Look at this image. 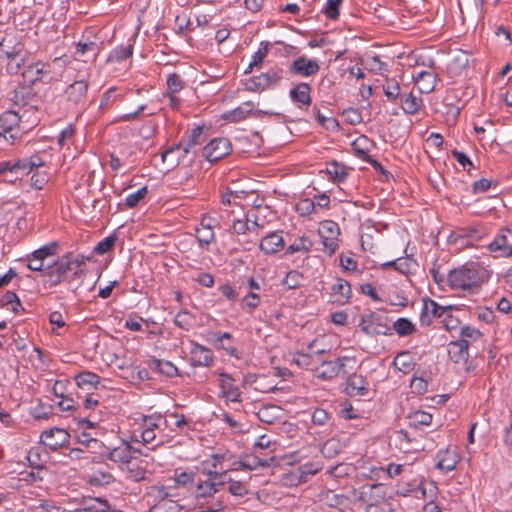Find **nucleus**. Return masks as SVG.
<instances>
[{"label": "nucleus", "mask_w": 512, "mask_h": 512, "mask_svg": "<svg viewBox=\"0 0 512 512\" xmlns=\"http://www.w3.org/2000/svg\"><path fill=\"white\" fill-rule=\"evenodd\" d=\"M84 265L82 256L73 257L71 254H66L53 263L47 264L44 272L45 283L54 287L63 281L71 282L75 278H80L85 274Z\"/></svg>", "instance_id": "obj_1"}, {"label": "nucleus", "mask_w": 512, "mask_h": 512, "mask_svg": "<svg viewBox=\"0 0 512 512\" xmlns=\"http://www.w3.org/2000/svg\"><path fill=\"white\" fill-rule=\"evenodd\" d=\"M219 456L213 455L211 463H202L195 481L196 499L213 497L226 484V471L218 469Z\"/></svg>", "instance_id": "obj_2"}, {"label": "nucleus", "mask_w": 512, "mask_h": 512, "mask_svg": "<svg viewBox=\"0 0 512 512\" xmlns=\"http://www.w3.org/2000/svg\"><path fill=\"white\" fill-rule=\"evenodd\" d=\"M488 278V271L479 263H466L448 273L447 284L455 291H469L479 287Z\"/></svg>", "instance_id": "obj_3"}, {"label": "nucleus", "mask_w": 512, "mask_h": 512, "mask_svg": "<svg viewBox=\"0 0 512 512\" xmlns=\"http://www.w3.org/2000/svg\"><path fill=\"white\" fill-rule=\"evenodd\" d=\"M11 100L13 101L14 105L18 107L17 111H20V113H25V117H27V123L30 125H37L39 121L38 111L41 101L38 98L33 86L20 83L12 91Z\"/></svg>", "instance_id": "obj_4"}, {"label": "nucleus", "mask_w": 512, "mask_h": 512, "mask_svg": "<svg viewBox=\"0 0 512 512\" xmlns=\"http://www.w3.org/2000/svg\"><path fill=\"white\" fill-rule=\"evenodd\" d=\"M0 53L6 62V71L10 75L21 74L22 70L32 60L31 53L21 42H14L10 37H5L0 42Z\"/></svg>", "instance_id": "obj_5"}, {"label": "nucleus", "mask_w": 512, "mask_h": 512, "mask_svg": "<svg viewBox=\"0 0 512 512\" xmlns=\"http://www.w3.org/2000/svg\"><path fill=\"white\" fill-rule=\"evenodd\" d=\"M169 497L166 487L150 486L145 494L147 504L150 506L147 512H180L181 506Z\"/></svg>", "instance_id": "obj_6"}, {"label": "nucleus", "mask_w": 512, "mask_h": 512, "mask_svg": "<svg viewBox=\"0 0 512 512\" xmlns=\"http://www.w3.org/2000/svg\"><path fill=\"white\" fill-rule=\"evenodd\" d=\"M46 166V161L41 154H34L28 158L18 160H8L0 162V174L8 172L15 174V178H21L34 170H39Z\"/></svg>", "instance_id": "obj_7"}, {"label": "nucleus", "mask_w": 512, "mask_h": 512, "mask_svg": "<svg viewBox=\"0 0 512 512\" xmlns=\"http://www.w3.org/2000/svg\"><path fill=\"white\" fill-rule=\"evenodd\" d=\"M25 113L8 110L0 114V128L8 136V143L13 144L20 132L27 131L35 125L26 122Z\"/></svg>", "instance_id": "obj_8"}, {"label": "nucleus", "mask_w": 512, "mask_h": 512, "mask_svg": "<svg viewBox=\"0 0 512 512\" xmlns=\"http://www.w3.org/2000/svg\"><path fill=\"white\" fill-rule=\"evenodd\" d=\"M389 318L384 314L370 311L360 316V330L369 337L392 335Z\"/></svg>", "instance_id": "obj_9"}, {"label": "nucleus", "mask_w": 512, "mask_h": 512, "mask_svg": "<svg viewBox=\"0 0 512 512\" xmlns=\"http://www.w3.org/2000/svg\"><path fill=\"white\" fill-rule=\"evenodd\" d=\"M318 234L323 245V251L329 256L339 248L341 234L338 223L333 220H324L319 223Z\"/></svg>", "instance_id": "obj_10"}, {"label": "nucleus", "mask_w": 512, "mask_h": 512, "mask_svg": "<svg viewBox=\"0 0 512 512\" xmlns=\"http://www.w3.org/2000/svg\"><path fill=\"white\" fill-rule=\"evenodd\" d=\"M103 42L95 35L93 39L89 36L83 35L82 39L75 45V57L84 62L91 60L95 62L102 50Z\"/></svg>", "instance_id": "obj_11"}, {"label": "nucleus", "mask_w": 512, "mask_h": 512, "mask_svg": "<svg viewBox=\"0 0 512 512\" xmlns=\"http://www.w3.org/2000/svg\"><path fill=\"white\" fill-rule=\"evenodd\" d=\"M487 248L498 257L512 259V228L502 227Z\"/></svg>", "instance_id": "obj_12"}, {"label": "nucleus", "mask_w": 512, "mask_h": 512, "mask_svg": "<svg viewBox=\"0 0 512 512\" xmlns=\"http://www.w3.org/2000/svg\"><path fill=\"white\" fill-rule=\"evenodd\" d=\"M50 73V64L41 61L31 60L22 70V83L34 87L38 82H43L44 78Z\"/></svg>", "instance_id": "obj_13"}, {"label": "nucleus", "mask_w": 512, "mask_h": 512, "mask_svg": "<svg viewBox=\"0 0 512 512\" xmlns=\"http://www.w3.org/2000/svg\"><path fill=\"white\" fill-rule=\"evenodd\" d=\"M203 134L201 127H195L192 129L189 136L186 139H182L177 145L169 148L162 154V160L166 161V158L176 151L182 150V157L187 156L189 153L196 154L195 147L200 144V138Z\"/></svg>", "instance_id": "obj_14"}, {"label": "nucleus", "mask_w": 512, "mask_h": 512, "mask_svg": "<svg viewBox=\"0 0 512 512\" xmlns=\"http://www.w3.org/2000/svg\"><path fill=\"white\" fill-rule=\"evenodd\" d=\"M231 150L232 146L227 138H214L203 148V156L209 162H216L228 155Z\"/></svg>", "instance_id": "obj_15"}, {"label": "nucleus", "mask_w": 512, "mask_h": 512, "mask_svg": "<svg viewBox=\"0 0 512 512\" xmlns=\"http://www.w3.org/2000/svg\"><path fill=\"white\" fill-rule=\"evenodd\" d=\"M88 88L89 83L86 80H75L64 91L66 100L74 106L83 107L87 101Z\"/></svg>", "instance_id": "obj_16"}, {"label": "nucleus", "mask_w": 512, "mask_h": 512, "mask_svg": "<svg viewBox=\"0 0 512 512\" xmlns=\"http://www.w3.org/2000/svg\"><path fill=\"white\" fill-rule=\"evenodd\" d=\"M320 70V65L317 60L309 59L305 56H300L293 60L289 66L291 75L301 77H311L316 75Z\"/></svg>", "instance_id": "obj_17"}, {"label": "nucleus", "mask_w": 512, "mask_h": 512, "mask_svg": "<svg viewBox=\"0 0 512 512\" xmlns=\"http://www.w3.org/2000/svg\"><path fill=\"white\" fill-rule=\"evenodd\" d=\"M70 435L65 429L51 428L41 433V442L50 450L56 451L69 442Z\"/></svg>", "instance_id": "obj_18"}, {"label": "nucleus", "mask_w": 512, "mask_h": 512, "mask_svg": "<svg viewBox=\"0 0 512 512\" xmlns=\"http://www.w3.org/2000/svg\"><path fill=\"white\" fill-rule=\"evenodd\" d=\"M312 87L306 82H299L289 90L291 101L301 110H307L312 103Z\"/></svg>", "instance_id": "obj_19"}, {"label": "nucleus", "mask_w": 512, "mask_h": 512, "mask_svg": "<svg viewBox=\"0 0 512 512\" xmlns=\"http://www.w3.org/2000/svg\"><path fill=\"white\" fill-rule=\"evenodd\" d=\"M235 379L228 373H219L220 396L231 402H241V390L234 384Z\"/></svg>", "instance_id": "obj_20"}, {"label": "nucleus", "mask_w": 512, "mask_h": 512, "mask_svg": "<svg viewBox=\"0 0 512 512\" xmlns=\"http://www.w3.org/2000/svg\"><path fill=\"white\" fill-rule=\"evenodd\" d=\"M210 342L217 350H224L228 355L240 358L239 352L234 345L233 336L228 332H212L210 333Z\"/></svg>", "instance_id": "obj_21"}, {"label": "nucleus", "mask_w": 512, "mask_h": 512, "mask_svg": "<svg viewBox=\"0 0 512 512\" xmlns=\"http://www.w3.org/2000/svg\"><path fill=\"white\" fill-rule=\"evenodd\" d=\"M190 361L194 367H207L213 363L214 354L211 349L192 341L190 350Z\"/></svg>", "instance_id": "obj_22"}, {"label": "nucleus", "mask_w": 512, "mask_h": 512, "mask_svg": "<svg viewBox=\"0 0 512 512\" xmlns=\"http://www.w3.org/2000/svg\"><path fill=\"white\" fill-rule=\"evenodd\" d=\"M447 313V308L439 305L436 301L427 298L423 301V308L420 315L422 326H429L434 318H441Z\"/></svg>", "instance_id": "obj_23"}, {"label": "nucleus", "mask_w": 512, "mask_h": 512, "mask_svg": "<svg viewBox=\"0 0 512 512\" xmlns=\"http://www.w3.org/2000/svg\"><path fill=\"white\" fill-rule=\"evenodd\" d=\"M255 104L252 101L243 102L240 106L235 109L226 112L223 115V119L229 122H240L246 119L249 115H254L256 117L265 114V112L257 110L254 111Z\"/></svg>", "instance_id": "obj_24"}, {"label": "nucleus", "mask_w": 512, "mask_h": 512, "mask_svg": "<svg viewBox=\"0 0 512 512\" xmlns=\"http://www.w3.org/2000/svg\"><path fill=\"white\" fill-rule=\"evenodd\" d=\"M285 246V241L281 231H274L263 237L259 248L267 255H273L281 251Z\"/></svg>", "instance_id": "obj_25"}, {"label": "nucleus", "mask_w": 512, "mask_h": 512, "mask_svg": "<svg viewBox=\"0 0 512 512\" xmlns=\"http://www.w3.org/2000/svg\"><path fill=\"white\" fill-rule=\"evenodd\" d=\"M352 296L350 283L342 278H337L331 286L330 297L333 302L346 304Z\"/></svg>", "instance_id": "obj_26"}, {"label": "nucleus", "mask_w": 512, "mask_h": 512, "mask_svg": "<svg viewBox=\"0 0 512 512\" xmlns=\"http://www.w3.org/2000/svg\"><path fill=\"white\" fill-rule=\"evenodd\" d=\"M369 387L368 382L362 375L353 373L347 378V385L345 392L349 396H366L368 394Z\"/></svg>", "instance_id": "obj_27"}, {"label": "nucleus", "mask_w": 512, "mask_h": 512, "mask_svg": "<svg viewBox=\"0 0 512 512\" xmlns=\"http://www.w3.org/2000/svg\"><path fill=\"white\" fill-rule=\"evenodd\" d=\"M469 62V54L463 50H458L452 54L447 65V71L452 77L461 75L468 68Z\"/></svg>", "instance_id": "obj_28"}, {"label": "nucleus", "mask_w": 512, "mask_h": 512, "mask_svg": "<svg viewBox=\"0 0 512 512\" xmlns=\"http://www.w3.org/2000/svg\"><path fill=\"white\" fill-rule=\"evenodd\" d=\"M448 355L454 363H466L469 358V347L465 340L451 341L448 344Z\"/></svg>", "instance_id": "obj_29"}, {"label": "nucleus", "mask_w": 512, "mask_h": 512, "mask_svg": "<svg viewBox=\"0 0 512 512\" xmlns=\"http://www.w3.org/2000/svg\"><path fill=\"white\" fill-rule=\"evenodd\" d=\"M274 459V456L260 455L253 451L251 454L245 455L240 461V464L245 469L255 470L259 467H269Z\"/></svg>", "instance_id": "obj_30"}, {"label": "nucleus", "mask_w": 512, "mask_h": 512, "mask_svg": "<svg viewBox=\"0 0 512 512\" xmlns=\"http://www.w3.org/2000/svg\"><path fill=\"white\" fill-rule=\"evenodd\" d=\"M436 467L444 472L454 470L458 463V456L455 450L445 449L438 451L436 455Z\"/></svg>", "instance_id": "obj_31"}, {"label": "nucleus", "mask_w": 512, "mask_h": 512, "mask_svg": "<svg viewBox=\"0 0 512 512\" xmlns=\"http://www.w3.org/2000/svg\"><path fill=\"white\" fill-rule=\"evenodd\" d=\"M107 459L119 464L131 463V446L128 443H122L121 446L113 449L107 448Z\"/></svg>", "instance_id": "obj_32"}, {"label": "nucleus", "mask_w": 512, "mask_h": 512, "mask_svg": "<svg viewBox=\"0 0 512 512\" xmlns=\"http://www.w3.org/2000/svg\"><path fill=\"white\" fill-rule=\"evenodd\" d=\"M322 469L320 461H310L300 465L297 471L293 474L298 483H305L309 477L314 476Z\"/></svg>", "instance_id": "obj_33"}, {"label": "nucleus", "mask_w": 512, "mask_h": 512, "mask_svg": "<svg viewBox=\"0 0 512 512\" xmlns=\"http://www.w3.org/2000/svg\"><path fill=\"white\" fill-rule=\"evenodd\" d=\"M414 81L421 93H430L435 88L436 76L429 71H421L414 76Z\"/></svg>", "instance_id": "obj_34"}, {"label": "nucleus", "mask_w": 512, "mask_h": 512, "mask_svg": "<svg viewBox=\"0 0 512 512\" xmlns=\"http://www.w3.org/2000/svg\"><path fill=\"white\" fill-rule=\"evenodd\" d=\"M315 376L321 380H331L339 375V365L335 360L323 361L315 370Z\"/></svg>", "instance_id": "obj_35"}, {"label": "nucleus", "mask_w": 512, "mask_h": 512, "mask_svg": "<svg viewBox=\"0 0 512 512\" xmlns=\"http://www.w3.org/2000/svg\"><path fill=\"white\" fill-rule=\"evenodd\" d=\"M163 422L166 427L172 430L179 429L180 431L185 432L191 428V425L186 420L185 416L177 412L167 413Z\"/></svg>", "instance_id": "obj_36"}, {"label": "nucleus", "mask_w": 512, "mask_h": 512, "mask_svg": "<svg viewBox=\"0 0 512 512\" xmlns=\"http://www.w3.org/2000/svg\"><path fill=\"white\" fill-rule=\"evenodd\" d=\"M312 247L313 241L309 237L303 235L296 238L294 242L286 248L285 254L292 255L298 252L308 253L311 251Z\"/></svg>", "instance_id": "obj_37"}, {"label": "nucleus", "mask_w": 512, "mask_h": 512, "mask_svg": "<svg viewBox=\"0 0 512 512\" xmlns=\"http://www.w3.org/2000/svg\"><path fill=\"white\" fill-rule=\"evenodd\" d=\"M74 379L79 388H96L100 383V376L90 371L81 372Z\"/></svg>", "instance_id": "obj_38"}, {"label": "nucleus", "mask_w": 512, "mask_h": 512, "mask_svg": "<svg viewBox=\"0 0 512 512\" xmlns=\"http://www.w3.org/2000/svg\"><path fill=\"white\" fill-rule=\"evenodd\" d=\"M371 146L372 142L366 136H360L352 143V148L355 152V155L365 162L370 157L368 152L370 151Z\"/></svg>", "instance_id": "obj_39"}, {"label": "nucleus", "mask_w": 512, "mask_h": 512, "mask_svg": "<svg viewBox=\"0 0 512 512\" xmlns=\"http://www.w3.org/2000/svg\"><path fill=\"white\" fill-rule=\"evenodd\" d=\"M401 107L406 114H416L422 107V99L417 98L412 93L403 95L401 98Z\"/></svg>", "instance_id": "obj_40"}, {"label": "nucleus", "mask_w": 512, "mask_h": 512, "mask_svg": "<svg viewBox=\"0 0 512 512\" xmlns=\"http://www.w3.org/2000/svg\"><path fill=\"white\" fill-rule=\"evenodd\" d=\"M81 505L87 512H107L110 509L108 500L104 498H87Z\"/></svg>", "instance_id": "obj_41"}, {"label": "nucleus", "mask_w": 512, "mask_h": 512, "mask_svg": "<svg viewBox=\"0 0 512 512\" xmlns=\"http://www.w3.org/2000/svg\"><path fill=\"white\" fill-rule=\"evenodd\" d=\"M393 366L403 373H409L414 366L412 356L408 351H402L393 360Z\"/></svg>", "instance_id": "obj_42"}, {"label": "nucleus", "mask_w": 512, "mask_h": 512, "mask_svg": "<svg viewBox=\"0 0 512 512\" xmlns=\"http://www.w3.org/2000/svg\"><path fill=\"white\" fill-rule=\"evenodd\" d=\"M304 281V276L298 270H290L281 281V284L288 290L300 288Z\"/></svg>", "instance_id": "obj_43"}, {"label": "nucleus", "mask_w": 512, "mask_h": 512, "mask_svg": "<svg viewBox=\"0 0 512 512\" xmlns=\"http://www.w3.org/2000/svg\"><path fill=\"white\" fill-rule=\"evenodd\" d=\"M151 367L168 377L179 375L177 367L172 362L167 360L153 359L151 361Z\"/></svg>", "instance_id": "obj_44"}, {"label": "nucleus", "mask_w": 512, "mask_h": 512, "mask_svg": "<svg viewBox=\"0 0 512 512\" xmlns=\"http://www.w3.org/2000/svg\"><path fill=\"white\" fill-rule=\"evenodd\" d=\"M123 95L117 93L116 87H110L102 96L99 109H110L116 102L122 101Z\"/></svg>", "instance_id": "obj_45"}, {"label": "nucleus", "mask_w": 512, "mask_h": 512, "mask_svg": "<svg viewBox=\"0 0 512 512\" xmlns=\"http://www.w3.org/2000/svg\"><path fill=\"white\" fill-rule=\"evenodd\" d=\"M400 337L409 336L416 331V326L407 318H399L391 327Z\"/></svg>", "instance_id": "obj_46"}, {"label": "nucleus", "mask_w": 512, "mask_h": 512, "mask_svg": "<svg viewBox=\"0 0 512 512\" xmlns=\"http://www.w3.org/2000/svg\"><path fill=\"white\" fill-rule=\"evenodd\" d=\"M265 80L268 82L270 89H274L279 86L280 82L283 79L284 71L280 67H271L266 72H263Z\"/></svg>", "instance_id": "obj_47"}, {"label": "nucleus", "mask_w": 512, "mask_h": 512, "mask_svg": "<svg viewBox=\"0 0 512 512\" xmlns=\"http://www.w3.org/2000/svg\"><path fill=\"white\" fill-rule=\"evenodd\" d=\"M328 173L330 174L333 182L339 183V182L344 181L347 178L348 168L343 164L333 161L330 164Z\"/></svg>", "instance_id": "obj_48"}, {"label": "nucleus", "mask_w": 512, "mask_h": 512, "mask_svg": "<svg viewBox=\"0 0 512 512\" xmlns=\"http://www.w3.org/2000/svg\"><path fill=\"white\" fill-rule=\"evenodd\" d=\"M245 85L246 89L250 92H260L270 89L262 73L248 79Z\"/></svg>", "instance_id": "obj_49"}, {"label": "nucleus", "mask_w": 512, "mask_h": 512, "mask_svg": "<svg viewBox=\"0 0 512 512\" xmlns=\"http://www.w3.org/2000/svg\"><path fill=\"white\" fill-rule=\"evenodd\" d=\"M196 238L200 247H207L215 240L214 230L209 228L197 227L195 229Z\"/></svg>", "instance_id": "obj_50"}, {"label": "nucleus", "mask_w": 512, "mask_h": 512, "mask_svg": "<svg viewBox=\"0 0 512 512\" xmlns=\"http://www.w3.org/2000/svg\"><path fill=\"white\" fill-rule=\"evenodd\" d=\"M409 420L410 424L414 427L428 426L432 422V415L425 411L417 410L410 413Z\"/></svg>", "instance_id": "obj_51"}, {"label": "nucleus", "mask_w": 512, "mask_h": 512, "mask_svg": "<svg viewBox=\"0 0 512 512\" xmlns=\"http://www.w3.org/2000/svg\"><path fill=\"white\" fill-rule=\"evenodd\" d=\"M383 92L390 101H396L400 95L401 88L399 83L394 79H387L383 84Z\"/></svg>", "instance_id": "obj_52"}, {"label": "nucleus", "mask_w": 512, "mask_h": 512, "mask_svg": "<svg viewBox=\"0 0 512 512\" xmlns=\"http://www.w3.org/2000/svg\"><path fill=\"white\" fill-rule=\"evenodd\" d=\"M133 54V46H120L115 48L109 55L108 61L110 62H121Z\"/></svg>", "instance_id": "obj_53"}, {"label": "nucleus", "mask_w": 512, "mask_h": 512, "mask_svg": "<svg viewBox=\"0 0 512 512\" xmlns=\"http://www.w3.org/2000/svg\"><path fill=\"white\" fill-rule=\"evenodd\" d=\"M141 442L145 445L151 444V449L154 450L156 447L163 444V439L157 438L156 432L154 429L144 428L140 433Z\"/></svg>", "instance_id": "obj_54"}, {"label": "nucleus", "mask_w": 512, "mask_h": 512, "mask_svg": "<svg viewBox=\"0 0 512 512\" xmlns=\"http://www.w3.org/2000/svg\"><path fill=\"white\" fill-rule=\"evenodd\" d=\"M382 268H394L396 271L402 274H407L410 271V260L404 257H400L396 260L383 263Z\"/></svg>", "instance_id": "obj_55"}, {"label": "nucleus", "mask_w": 512, "mask_h": 512, "mask_svg": "<svg viewBox=\"0 0 512 512\" xmlns=\"http://www.w3.org/2000/svg\"><path fill=\"white\" fill-rule=\"evenodd\" d=\"M459 335L461 338L460 340H465L468 346L471 341L480 340L483 336L481 331L469 325L462 326Z\"/></svg>", "instance_id": "obj_56"}, {"label": "nucleus", "mask_w": 512, "mask_h": 512, "mask_svg": "<svg viewBox=\"0 0 512 512\" xmlns=\"http://www.w3.org/2000/svg\"><path fill=\"white\" fill-rule=\"evenodd\" d=\"M117 239L118 237L115 233L107 236L96 245L94 251L99 255L109 252L115 246Z\"/></svg>", "instance_id": "obj_57"}, {"label": "nucleus", "mask_w": 512, "mask_h": 512, "mask_svg": "<svg viewBox=\"0 0 512 512\" xmlns=\"http://www.w3.org/2000/svg\"><path fill=\"white\" fill-rule=\"evenodd\" d=\"M167 92L178 93L184 88V81L177 73H171L166 80Z\"/></svg>", "instance_id": "obj_58"}, {"label": "nucleus", "mask_w": 512, "mask_h": 512, "mask_svg": "<svg viewBox=\"0 0 512 512\" xmlns=\"http://www.w3.org/2000/svg\"><path fill=\"white\" fill-rule=\"evenodd\" d=\"M148 194V188L146 186L138 189L136 192L129 194L125 199V204L129 208L136 207L141 200H143Z\"/></svg>", "instance_id": "obj_59"}, {"label": "nucleus", "mask_w": 512, "mask_h": 512, "mask_svg": "<svg viewBox=\"0 0 512 512\" xmlns=\"http://www.w3.org/2000/svg\"><path fill=\"white\" fill-rule=\"evenodd\" d=\"M335 363L339 365V374L351 375L350 372L353 370L356 363L355 358L343 356L335 359Z\"/></svg>", "instance_id": "obj_60"}, {"label": "nucleus", "mask_w": 512, "mask_h": 512, "mask_svg": "<svg viewBox=\"0 0 512 512\" xmlns=\"http://www.w3.org/2000/svg\"><path fill=\"white\" fill-rule=\"evenodd\" d=\"M342 3L343 0H327L326 6L323 9V13L327 18L336 20L339 17V8Z\"/></svg>", "instance_id": "obj_61"}, {"label": "nucleus", "mask_w": 512, "mask_h": 512, "mask_svg": "<svg viewBox=\"0 0 512 512\" xmlns=\"http://www.w3.org/2000/svg\"><path fill=\"white\" fill-rule=\"evenodd\" d=\"M226 483L229 484L228 491L237 497H243L248 493L246 485L240 481H234L226 476Z\"/></svg>", "instance_id": "obj_62"}, {"label": "nucleus", "mask_w": 512, "mask_h": 512, "mask_svg": "<svg viewBox=\"0 0 512 512\" xmlns=\"http://www.w3.org/2000/svg\"><path fill=\"white\" fill-rule=\"evenodd\" d=\"M57 248L58 244L56 242H51L35 250L33 253L36 254V256L39 257L42 261L46 262L49 257L56 254Z\"/></svg>", "instance_id": "obj_63"}, {"label": "nucleus", "mask_w": 512, "mask_h": 512, "mask_svg": "<svg viewBox=\"0 0 512 512\" xmlns=\"http://www.w3.org/2000/svg\"><path fill=\"white\" fill-rule=\"evenodd\" d=\"M316 204L309 198H304L296 204V211L302 216H308L315 211Z\"/></svg>", "instance_id": "obj_64"}]
</instances>
